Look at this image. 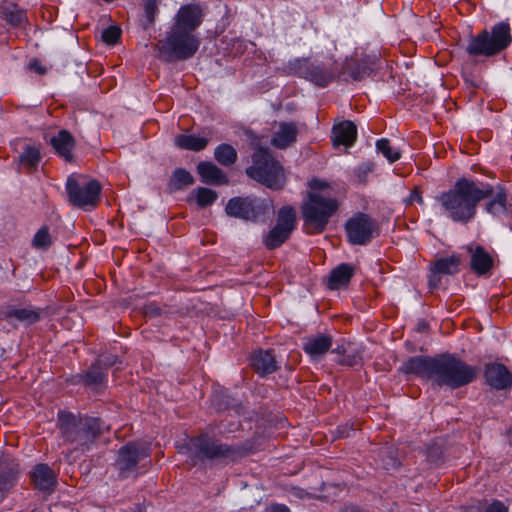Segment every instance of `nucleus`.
Here are the masks:
<instances>
[{"instance_id": "51", "label": "nucleus", "mask_w": 512, "mask_h": 512, "mask_svg": "<svg viewBox=\"0 0 512 512\" xmlns=\"http://www.w3.org/2000/svg\"><path fill=\"white\" fill-rule=\"evenodd\" d=\"M441 274L433 271V267H431V274L429 276L428 285L431 289H436L439 287L441 283Z\"/></svg>"}, {"instance_id": "10", "label": "nucleus", "mask_w": 512, "mask_h": 512, "mask_svg": "<svg viewBox=\"0 0 512 512\" xmlns=\"http://www.w3.org/2000/svg\"><path fill=\"white\" fill-rule=\"evenodd\" d=\"M151 454V443L142 440H132L125 443L117 451L114 467L118 478L127 479L130 476L137 477L138 464L147 459Z\"/></svg>"}, {"instance_id": "56", "label": "nucleus", "mask_w": 512, "mask_h": 512, "mask_svg": "<svg viewBox=\"0 0 512 512\" xmlns=\"http://www.w3.org/2000/svg\"><path fill=\"white\" fill-rule=\"evenodd\" d=\"M409 200H410L411 203H413V202H418L420 204L423 203V199H422L421 193L417 189H414L411 192Z\"/></svg>"}, {"instance_id": "46", "label": "nucleus", "mask_w": 512, "mask_h": 512, "mask_svg": "<svg viewBox=\"0 0 512 512\" xmlns=\"http://www.w3.org/2000/svg\"><path fill=\"white\" fill-rule=\"evenodd\" d=\"M122 31L118 26L112 25L103 30L101 38L107 45H116L121 38Z\"/></svg>"}, {"instance_id": "62", "label": "nucleus", "mask_w": 512, "mask_h": 512, "mask_svg": "<svg viewBox=\"0 0 512 512\" xmlns=\"http://www.w3.org/2000/svg\"><path fill=\"white\" fill-rule=\"evenodd\" d=\"M220 427H224V430H225V431H232V429H231V428L226 427V426L224 425V423H223V422L220 424Z\"/></svg>"}, {"instance_id": "26", "label": "nucleus", "mask_w": 512, "mask_h": 512, "mask_svg": "<svg viewBox=\"0 0 512 512\" xmlns=\"http://www.w3.org/2000/svg\"><path fill=\"white\" fill-rule=\"evenodd\" d=\"M332 341L331 335L317 334L306 339L303 350L313 359H317L331 349Z\"/></svg>"}, {"instance_id": "48", "label": "nucleus", "mask_w": 512, "mask_h": 512, "mask_svg": "<svg viewBox=\"0 0 512 512\" xmlns=\"http://www.w3.org/2000/svg\"><path fill=\"white\" fill-rule=\"evenodd\" d=\"M158 0H145L144 10L149 22L154 20L155 14L157 13Z\"/></svg>"}, {"instance_id": "27", "label": "nucleus", "mask_w": 512, "mask_h": 512, "mask_svg": "<svg viewBox=\"0 0 512 512\" xmlns=\"http://www.w3.org/2000/svg\"><path fill=\"white\" fill-rule=\"evenodd\" d=\"M42 156L39 145L26 144L18 157L19 169L25 173H33L38 169Z\"/></svg>"}, {"instance_id": "18", "label": "nucleus", "mask_w": 512, "mask_h": 512, "mask_svg": "<svg viewBox=\"0 0 512 512\" xmlns=\"http://www.w3.org/2000/svg\"><path fill=\"white\" fill-rule=\"evenodd\" d=\"M486 382L497 390L512 387V373L502 363L487 364L484 371Z\"/></svg>"}, {"instance_id": "7", "label": "nucleus", "mask_w": 512, "mask_h": 512, "mask_svg": "<svg viewBox=\"0 0 512 512\" xmlns=\"http://www.w3.org/2000/svg\"><path fill=\"white\" fill-rule=\"evenodd\" d=\"M512 41L510 25L505 22L495 24L491 31L483 30L472 37L467 52L473 56H494L506 49Z\"/></svg>"}, {"instance_id": "30", "label": "nucleus", "mask_w": 512, "mask_h": 512, "mask_svg": "<svg viewBox=\"0 0 512 512\" xmlns=\"http://www.w3.org/2000/svg\"><path fill=\"white\" fill-rule=\"evenodd\" d=\"M209 140L205 137L179 134L175 137V145L181 149L190 151L204 150L208 145Z\"/></svg>"}, {"instance_id": "21", "label": "nucleus", "mask_w": 512, "mask_h": 512, "mask_svg": "<svg viewBox=\"0 0 512 512\" xmlns=\"http://www.w3.org/2000/svg\"><path fill=\"white\" fill-rule=\"evenodd\" d=\"M331 138L334 146L351 147L357 139V127L350 120L341 121L333 126Z\"/></svg>"}, {"instance_id": "61", "label": "nucleus", "mask_w": 512, "mask_h": 512, "mask_svg": "<svg viewBox=\"0 0 512 512\" xmlns=\"http://www.w3.org/2000/svg\"><path fill=\"white\" fill-rule=\"evenodd\" d=\"M373 170V165L371 164H364L359 167V172H363L364 175L368 174Z\"/></svg>"}, {"instance_id": "4", "label": "nucleus", "mask_w": 512, "mask_h": 512, "mask_svg": "<svg viewBox=\"0 0 512 512\" xmlns=\"http://www.w3.org/2000/svg\"><path fill=\"white\" fill-rule=\"evenodd\" d=\"M309 192L302 204L303 218L315 224H327L329 219L337 212L339 204L330 192V184L318 178L308 182Z\"/></svg>"}, {"instance_id": "12", "label": "nucleus", "mask_w": 512, "mask_h": 512, "mask_svg": "<svg viewBox=\"0 0 512 512\" xmlns=\"http://www.w3.org/2000/svg\"><path fill=\"white\" fill-rule=\"evenodd\" d=\"M294 75L304 78L319 87H325L335 79L336 69L314 63L309 59H296L289 65Z\"/></svg>"}, {"instance_id": "29", "label": "nucleus", "mask_w": 512, "mask_h": 512, "mask_svg": "<svg viewBox=\"0 0 512 512\" xmlns=\"http://www.w3.org/2000/svg\"><path fill=\"white\" fill-rule=\"evenodd\" d=\"M295 226H273L263 237V244L268 250L280 247L291 235Z\"/></svg>"}, {"instance_id": "50", "label": "nucleus", "mask_w": 512, "mask_h": 512, "mask_svg": "<svg viewBox=\"0 0 512 512\" xmlns=\"http://www.w3.org/2000/svg\"><path fill=\"white\" fill-rule=\"evenodd\" d=\"M355 430L349 426L348 424L346 425H341V426H338L336 428V436L338 438H348L351 436V433H353Z\"/></svg>"}, {"instance_id": "2", "label": "nucleus", "mask_w": 512, "mask_h": 512, "mask_svg": "<svg viewBox=\"0 0 512 512\" xmlns=\"http://www.w3.org/2000/svg\"><path fill=\"white\" fill-rule=\"evenodd\" d=\"M493 189L488 184L459 179L454 187L442 193L438 201L454 221H469L481 200L490 197Z\"/></svg>"}, {"instance_id": "6", "label": "nucleus", "mask_w": 512, "mask_h": 512, "mask_svg": "<svg viewBox=\"0 0 512 512\" xmlns=\"http://www.w3.org/2000/svg\"><path fill=\"white\" fill-rule=\"evenodd\" d=\"M200 39L192 32L171 27L166 38L157 43L158 57L166 62L186 60L195 55Z\"/></svg>"}, {"instance_id": "38", "label": "nucleus", "mask_w": 512, "mask_h": 512, "mask_svg": "<svg viewBox=\"0 0 512 512\" xmlns=\"http://www.w3.org/2000/svg\"><path fill=\"white\" fill-rule=\"evenodd\" d=\"M54 242V237L49 232L48 226H41V228L35 233L31 241L33 248L37 250L46 251Z\"/></svg>"}, {"instance_id": "42", "label": "nucleus", "mask_w": 512, "mask_h": 512, "mask_svg": "<svg viewBox=\"0 0 512 512\" xmlns=\"http://www.w3.org/2000/svg\"><path fill=\"white\" fill-rule=\"evenodd\" d=\"M507 196L505 192H499L496 196L487 203L486 210L488 213L499 216L506 212Z\"/></svg>"}, {"instance_id": "32", "label": "nucleus", "mask_w": 512, "mask_h": 512, "mask_svg": "<svg viewBox=\"0 0 512 512\" xmlns=\"http://www.w3.org/2000/svg\"><path fill=\"white\" fill-rule=\"evenodd\" d=\"M79 377L80 382L86 387H97L106 381V372L94 362L85 372L80 374Z\"/></svg>"}, {"instance_id": "55", "label": "nucleus", "mask_w": 512, "mask_h": 512, "mask_svg": "<svg viewBox=\"0 0 512 512\" xmlns=\"http://www.w3.org/2000/svg\"><path fill=\"white\" fill-rule=\"evenodd\" d=\"M268 512H291L290 509L284 504H272L268 508Z\"/></svg>"}, {"instance_id": "39", "label": "nucleus", "mask_w": 512, "mask_h": 512, "mask_svg": "<svg viewBox=\"0 0 512 512\" xmlns=\"http://www.w3.org/2000/svg\"><path fill=\"white\" fill-rule=\"evenodd\" d=\"M376 148L390 163H394L401 158V153L398 149L391 146L390 140L381 138L376 142Z\"/></svg>"}, {"instance_id": "9", "label": "nucleus", "mask_w": 512, "mask_h": 512, "mask_svg": "<svg viewBox=\"0 0 512 512\" xmlns=\"http://www.w3.org/2000/svg\"><path fill=\"white\" fill-rule=\"evenodd\" d=\"M65 189L70 204L84 211H90L100 201L102 186L95 179H87L83 176H69Z\"/></svg>"}, {"instance_id": "15", "label": "nucleus", "mask_w": 512, "mask_h": 512, "mask_svg": "<svg viewBox=\"0 0 512 512\" xmlns=\"http://www.w3.org/2000/svg\"><path fill=\"white\" fill-rule=\"evenodd\" d=\"M20 474L19 464L12 458L0 461V503L16 485Z\"/></svg>"}, {"instance_id": "16", "label": "nucleus", "mask_w": 512, "mask_h": 512, "mask_svg": "<svg viewBox=\"0 0 512 512\" xmlns=\"http://www.w3.org/2000/svg\"><path fill=\"white\" fill-rule=\"evenodd\" d=\"M34 488L44 493H51L57 485V475L47 464L40 463L30 472Z\"/></svg>"}, {"instance_id": "59", "label": "nucleus", "mask_w": 512, "mask_h": 512, "mask_svg": "<svg viewBox=\"0 0 512 512\" xmlns=\"http://www.w3.org/2000/svg\"><path fill=\"white\" fill-rule=\"evenodd\" d=\"M330 350L332 353H336L338 355L337 358H341L346 353V350L343 346H337L336 348Z\"/></svg>"}, {"instance_id": "1", "label": "nucleus", "mask_w": 512, "mask_h": 512, "mask_svg": "<svg viewBox=\"0 0 512 512\" xmlns=\"http://www.w3.org/2000/svg\"><path fill=\"white\" fill-rule=\"evenodd\" d=\"M56 427L63 441L82 453L91 450L96 441L110 430V425L101 417L66 410L58 411Z\"/></svg>"}, {"instance_id": "58", "label": "nucleus", "mask_w": 512, "mask_h": 512, "mask_svg": "<svg viewBox=\"0 0 512 512\" xmlns=\"http://www.w3.org/2000/svg\"><path fill=\"white\" fill-rule=\"evenodd\" d=\"M30 68L33 69L34 71L38 72L39 74L45 73V69L37 61L32 62L30 64Z\"/></svg>"}, {"instance_id": "19", "label": "nucleus", "mask_w": 512, "mask_h": 512, "mask_svg": "<svg viewBox=\"0 0 512 512\" xmlns=\"http://www.w3.org/2000/svg\"><path fill=\"white\" fill-rule=\"evenodd\" d=\"M211 405L217 412H229L234 415L244 413L242 401L230 395L228 390H218L211 398Z\"/></svg>"}, {"instance_id": "35", "label": "nucleus", "mask_w": 512, "mask_h": 512, "mask_svg": "<svg viewBox=\"0 0 512 512\" xmlns=\"http://www.w3.org/2000/svg\"><path fill=\"white\" fill-rule=\"evenodd\" d=\"M2 17L11 25L18 26L26 19V12L14 4H5L1 7Z\"/></svg>"}, {"instance_id": "31", "label": "nucleus", "mask_w": 512, "mask_h": 512, "mask_svg": "<svg viewBox=\"0 0 512 512\" xmlns=\"http://www.w3.org/2000/svg\"><path fill=\"white\" fill-rule=\"evenodd\" d=\"M445 452L446 449L443 440H433L426 447V460L431 466L439 467L446 460Z\"/></svg>"}, {"instance_id": "53", "label": "nucleus", "mask_w": 512, "mask_h": 512, "mask_svg": "<svg viewBox=\"0 0 512 512\" xmlns=\"http://www.w3.org/2000/svg\"><path fill=\"white\" fill-rule=\"evenodd\" d=\"M369 217L366 214H359L358 216L351 218L347 221L346 224L352 225V224H369Z\"/></svg>"}, {"instance_id": "41", "label": "nucleus", "mask_w": 512, "mask_h": 512, "mask_svg": "<svg viewBox=\"0 0 512 512\" xmlns=\"http://www.w3.org/2000/svg\"><path fill=\"white\" fill-rule=\"evenodd\" d=\"M195 200L198 206L204 208L212 205L218 198L217 192L212 189L199 187L194 191Z\"/></svg>"}, {"instance_id": "36", "label": "nucleus", "mask_w": 512, "mask_h": 512, "mask_svg": "<svg viewBox=\"0 0 512 512\" xmlns=\"http://www.w3.org/2000/svg\"><path fill=\"white\" fill-rule=\"evenodd\" d=\"M216 161L223 166H230L237 160V152L234 147L229 144H220L214 152Z\"/></svg>"}, {"instance_id": "49", "label": "nucleus", "mask_w": 512, "mask_h": 512, "mask_svg": "<svg viewBox=\"0 0 512 512\" xmlns=\"http://www.w3.org/2000/svg\"><path fill=\"white\" fill-rule=\"evenodd\" d=\"M478 512H508L507 507L500 501L495 500L485 509L477 508Z\"/></svg>"}, {"instance_id": "25", "label": "nucleus", "mask_w": 512, "mask_h": 512, "mask_svg": "<svg viewBox=\"0 0 512 512\" xmlns=\"http://www.w3.org/2000/svg\"><path fill=\"white\" fill-rule=\"evenodd\" d=\"M197 172L205 184L221 186L229 182L226 174L212 162H200L197 165Z\"/></svg>"}, {"instance_id": "3", "label": "nucleus", "mask_w": 512, "mask_h": 512, "mask_svg": "<svg viewBox=\"0 0 512 512\" xmlns=\"http://www.w3.org/2000/svg\"><path fill=\"white\" fill-rule=\"evenodd\" d=\"M252 450L253 444L250 441L228 445L213 439L208 434H201L192 439L189 448L190 457L194 464L222 459L236 461L250 454Z\"/></svg>"}, {"instance_id": "14", "label": "nucleus", "mask_w": 512, "mask_h": 512, "mask_svg": "<svg viewBox=\"0 0 512 512\" xmlns=\"http://www.w3.org/2000/svg\"><path fill=\"white\" fill-rule=\"evenodd\" d=\"M202 21L203 11L201 7L195 4H188L179 9L173 27L194 33Z\"/></svg>"}, {"instance_id": "34", "label": "nucleus", "mask_w": 512, "mask_h": 512, "mask_svg": "<svg viewBox=\"0 0 512 512\" xmlns=\"http://www.w3.org/2000/svg\"><path fill=\"white\" fill-rule=\"evenodd\" d=\"M7 319H16L26 324H34L40 320V310L29 308H12L5 312Z\"/></svg>"}, {"instance_id": "23", "label": "nucleus", "mask_w": 512, "mask_h": 512, "mask_svg": "<svg viewBox=\"0 0 512 512\" xmlns=\"http://www.w3.org/2000/svg\"><path fill=\"white\" fill-rule=\"evenodd\" d=\"M298 129L293 122H281L271 138L272 146L286 149L296 142Z\"/></svg>"}, {"instance_id": "11", "label": "nucleus", "mask_w": 512, "mask_h": 512, "mask_svg": "<svg viewBox=\"0 0 512 512\" xmlns=\"http://www.w3.org/2000/svg\"><path fill=\"white\" fill-rule=\"evenodd\" d=\"M269 204L266 200L256 197H233L226 204L225 212L230 217L244 221H255L265 214Z\"/></svg>"}, {"instance_id": "43", "label": "nucleus", "mask_w": 512, "mask_h": 512, "mask_svg": "<svg viewBox=\"0 0 512 512\" xmlns=\"http://www.w3.org/2000/svg\"><path fill=\"white\" fill-rule=\"evenodd\" d=\"M382 462L386 470L397 469L401 465L397 451L393 447H387L382 451Z\"/></svg>"}, {"instance_id": "28", "label": "nucleus", "mask_w": 512, "mask_h": 512, "mask_svg": "<svg viewBox=\"0 0 512 512\" xmlns=\"http://www.w3.org/2000/svg\"><path fill=\"white\" fill-rule=\"evenodd\" d=\"M354 266L348 263H341L331 270L328 276L327 286L331 290H337L347 286L354 276Z\"/></svg>"}, {"instance_id": "13", "label": "nucleus", "mask_w": 512, "mask_h": 512, "mask_svg": "<svg viewBox=\"0 0 512 512\" xmlns=\"http://www.w3.org/2000/svg\"><path fill=\"white\" fill-rule=\"evenodd\" d=\"M436 355L434 356H412L405 360L398 371L406 375H413L427 380L433 379Z\"/></svg>"}, {"instance_id": "57", "label": "nucleus", "mask_w": 512, "mask_h": 512, "mask_svg": "<svg viewBox=\"0 0 512 512\" xmlns=\"http://www.w3.org/2000/svg\"><path fill=\"white\" fill-rule=\"evenodd\" d=\"M339 512H363V510L355 505H347L340 509Z\"/></svg>"}, {"instance_id": "22", "label": "nucleus", "mask_w": 512, "mask_h": 512, "mask_svg": "<svg viewBox=\"0 0 512 512\" xmlns=\"http://www.w3.org/2000/svg\"><path fill=\"white\" fill-rule=\"evenodd\" d=\"M344 228L351 245H367L380 235L379 226H344Z\"/></svg>"}, {"instance_id": "33", "label": "nucleus", "mask_w": 512, "mask_h": 512, "mask_svg": "<svg viewBox=\"0 0 512 512\" xmlns=\"http://www.w3.org/2000/svg\"><path fill=\"white\" fill-rule=\"evenodd\" d=\"M461 258L459 255H451L450 257H442L437 259L433 264V271L441 275H454L459 272Z\"/></svg>"}, {"instance_id": "60", "label": "nucleus", "mask_w": 512, "mask_h": 512, "mask_svg": "<svg viewBox=\"0 0 512 512\" xmlns=\"http://www.w3.org/2000/svg\"><path fill=\"white\" fill-rule=\"evenodd\" d=\"M428 328H429V325H428V323H427L426 321H424V320L419 321V322H418V324H417V331H418V332H424V331H426Z\"/></svg>"}, {"instance_id": "20", "label": "nucleus", "mask_w": 512, "mask_h": 512, "mask_svg": "<svg viewBox=\"0 0 512 512\" xmlns=\"http://www.w3.org/2000/svg\"><path fill=\"white\" fill-rule=\"evenodd\" d=\"M50 144L59 157L63 158L67 162L73 161V150L76 142L75 138L68 130H60L50 139Z\"/></svg>"}, {"instance_id": "5", "label": "nucleus", "mask_w": 512, "mask_h": 512, "mask_svg": "<svg viewBox=\"0 0 512 512\" xmlns=\"http://www.w3.org/2000/svg\"><path fill=\"white\" fill-rule=\"evenodd\" d=\"M477 377V368L461 360L454 354H436L433 384L452 390L472 383Z\"/></svg>"}, {"instance_id": "47", "label": "nucleus", "mask_w": 512, "mask_h": 512, "mask_svg": "<svg viewBox=\"0 0 512 512\" xmlns=\"http://www.w3.org/2000/svg\"><path fill=\"white\" fill-rule=\"evenodd\" d=\"M296 221V210L292 206H283L278 211L277 224H294Z\"/></svg>"}, {"instance_id": "44", "label": "nucleus", "mask_w": 512, "mask_h": 512, "mask_svg": "<svg viewBox=\"0 0 512 512\" xmlns=\"http://www.w3.org/2000/svg\"><path fill=\"white\" fill-rule=\"evenodd\" d=\"M171 181L176 188L180 189L193 184L194 179L190 172L180 168L174 171Z\"/></svg>"}, {"instance_id": "17", "label": "nucleus", "mask_w": 512, "mask_h": 512, "mask_svg": "<svg viewBox=\"0 0 512 512\" xmlns=\"http://www.w3.org/2000/svg\"><path fill=\"white\" fill-rule=\"evenodd\" d=\"M470 254V269L478 276L490 275L494 265L492 256L481 245L467 247Z\"/></svg>"}, {"instance_id": "24", "label": "nucleus", "mask_w": 512, "mask_h": 512, "mask_svg": "<svg viewBox=\"0 0 512 512\" xmlns=\"http://www.w3.org/2000/svg\"><path fill=\"white\" fill-rule=\"evenodd\" d=\"M251 366L260 376H266L275 372L278 368L275 355L272 350H258L251 356Z\"/></svg>"}, {"instance_id": "8", "label": "nucleus", "mask_w": 512, "mask_h": 512, "mask_svg": "<svg viewBox=\"0 0 512 512\" xmlns=\"http://www.w3.org/2000/svg\"><path fill=\"white\" fill-rule=\"evenodd\" d=\"M252 179L272 189H280L284 184L283 168L273 158L268 148L258 147L252 156V165L246 169Z\"/></svg>"}, {"instance_id": "54", "label": "nucleus", "mask_w": 512, "mask_h": 512, "mask_svg": "<svg viewBox=\"0 0 512 512\" xmlns=\"http://www.w3.org/2000/svg\"><path fill=\"white\" fill-rule=\"evenodd\" d=\"M307 234H320L324 232L326 226H303Z\"/></svg>"}, {"instance_id": "40", "label": "nucleus", "mask_w": 512, "mask_h": 512, "mask_svg": "<svg viewBox=\"0 0 512 512\" xmlns=\"http://www.w3.org/2000/svg\"><path fill=\"white\" fill-rule=\"evenodd\" d=\"M145 317L156 318V317H168L175 311L167 305H159L156 302L146 303L142 308Z\"/></svg>"}, {"instance_id": "45", "label": "nucleus", "mask_w": 512, "mask_h": 512, "mask_svg": "<svg viewBox=\"0 0 512 512\" xmlns=\"http://www.w3.org/2000/svg\"><path fill=\"white\" fill-rule=\"evenodd\" d=\"M95 363L101 367V369L105 372L113 366H117L116 369H119L122 361L114 354L103 353L98 356Z\"/></svg>"}, {"instance_id": "52", "label": "nucleus", "mask_w": 512, "mask_h": 512, "mask_svg": "<svg viewBox=\"0 0 512 512\" xmlns=\"http://www.w3.org/2000/svg\"><path fill=\"white\" fill-rule=\"evenodd\" d=\"M335 362L340 365L353 366L357 363L356 357L351 355H343L341 358H336Z\"/></svg>"}, {"instance_id": "37", "label": "nucleus", "mask_w": 512, "mask_h": 512, "mask_svg": "<svg viewBox=\"0 0 512 512\" xmlns=\"http://www.w3.org/2000/svg\"><path fill=\"white\" fill-rule=\"evenodd\" d=\"M344 69L354 80H362L368 77L372 72V68L365 62H359L356 60L346 61Z\"/></svg>"}]
</instances>
